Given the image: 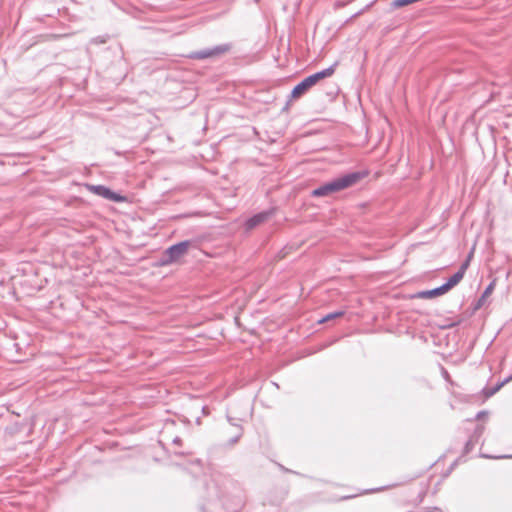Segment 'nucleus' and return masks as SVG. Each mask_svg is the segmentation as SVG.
I'll return each mask as SVG.
<instances>
[{"label":"nucleus","instance_id":"f257e3e1","mask_svg":"<svg viewBox=\"0 0 512 512\" xmlns=\"http://www.w3.org/2000/svg\"><path fill=\"white\" fill-rule=\"evenodd\" d=\"M363 178L360 172H352L340 177L334 178L329 182L323 183L311 192L313 197H326L333 193L340 192L346 188L352 187Z\"/></svg>","mask_w":512,"mask_h":512},{"label":"nucleus","instance_id":"f03ea898","mask_svg":"<svg viewBox=\"0 0 512 512\" xmlns=\"http://www.w3.org/2000/svg\"><path fill=\"white\" fill-rule=\"evenodd\" d=\"M337 66V62L331 65L330 67L316 72L312 75L307 76L304 78L300 83H298L293 90L291 91V97L292 98H299L302 96L309 88L314 86L318 81L330 77L334 74L335 68Z\"/></svg>","mask_w":512,"mask_h":512},{"label":"nucleus","instance_id":"7ed1b4c3","mask_svg":"<svg viewBox=\"0 0 512 512\" xmlns=\"http://www.w3.org/2000/svg\"><path fill=\"white\" fill-rule=\"evenodd\" d=\"M190 246L191 241L189 240H185L170 246L163 253V256L160 260L161 265L165 266L177 262L180 258L188 253Z\"/></svg>","mask_w":512,"mask_h":512},{"label":"nucleus","instance_id":"20e7f679","mask_svg":"<svg viewBox=\"0 0 512 512\" xmlns=\"http://www.w3.org/2000/svg\"><path fill=\"white\" fill-rule=\"evenodd\" d=\"M231 49V45L228 43L220 44L217 46H214L212 48H206L200 51L191 52L188 57L190 59H207V58H215L219 57L227 52H229Z\"/></svg>","mask_w":512,"mask_h":512},{"label":"nucleus","instance_id":"39448f33","mask_svg":"<svg viewBox=\"0 0 512 512\" xmlns=\"http://www.w3.org/2000/svg\"><path fill=\"white\" fill-rule=\"evenodd\" d=\"M473 252H470L467 256L466 260L461 264L458 271L454 273L446 283L442 284L446 292L455 287L464 277L466 270L470 265V260L472 258Z\"/></svg>","mask_w":512,"mask_h":512},{"label":"nucleus","instance_id":"423d86ee","mask_svg":"<svg viewBox=\"0 0 512 512\" xmlns=\"http://www.w3.org/2000/svg\"><path fill=\"white\" fill-rule=\"evenodd\" d=\"M90 190L108 200L119 201L121 199L119 195L103 185H92Z\"/></svg>","mask_w":512,"mask_h":512},{"label":"nucleus","instance_id":"0eeeda50","mask_svg":"<svg viewBox=\"0 0 512 512\" xmlns=\"http://www.w3.org/2000/svg\"><path fill=\"white\" fill-rule=\"evenodd\" d=\"M270 215V211L257 213L246 221L245 226L248 230L253 229L258 225L262 224L263 222H265L270 217Z\"/></svg>","mask_w":512,"mask_h":512},{"label":"nucleus","instance_id":"6e6552de","mask_svg":"<svg viewBox=\"0 0 512 512\" xmlns=\"http://www.w3.org/2000/svg\"><path fill=\"white\" fill-rule=\"evenodd\" d=\"M484 429L485 428H484L483 425H478L475 428L474 433L471 435V437L469 438V440L465 444V448H464L465 453H469L474 448V446L478 442L479 438L484 433Z\"/></svg>","mask_w":512,"mask_h":512},{"label":"nucleus","instance_id":"1a4fd4ad","mask_svg":"<svg viewBox=\"0 0 512 512\" xmlns=\"http://www.w3.org/2000/svg\"><path fill=\"white\" fill-rule=\"evenodd\" d=\"M445 293H446V290L441 285V286H439L437 288H434L432 290L420 291V292L417 293V297L418 298L427 299V298H432V297L440 296V295H443Z\"/></svg>","mask_w":512,"mask_h":512},{"label":"nucleus","instance_id":"9d476101","mask_svg":"<svg viewBox=\"0 0 512 512\" xmlns=\"http://www.w3.org/2000/svg\"><path fill=\"white\" fill-rule=\"evenodd\" d=\"M512 380V374L510 376H508L507 378H505L503 381H501L500 383H498L496 386L488 389V390H485V395L487 397H490L492 395H494L496 392H498L505 384H507L508 382H510Z\"/></svg>","mask_w":512,"mask_h":512},{"label":"nucleus","instance_id":"9b49d317","mask_svg":"<svg viewBox=\"0 0 512 512\" xmlns=\"http://www.w3.org/2000/svg\"><path fill=\"white\" fill-rule=\"evenodd\" d=\"M494 281L491 282L487 287L486 289L484 290V292L482 293L481 297L478 299V302H477V305H476V308H480L484 302H485V299L492 293L493 289H494Z\"/></svg>","mask_w":512,"mask_h":512},{"label":"nucleus","instance_id":"f8f14e48","mask_svg":"<svg viewBox=\"0 0 512 512\" xmlns=\"http://www.w3.org/2000/svg\"><path fill=\"white\" fill-rule=\"evenodd\" d=\"M344 314L343 311H337V312H333V313H330L328 315H326L325 317H323L321 320H319L320 323H323V322H326L330 319H334L336 317H340Z\"/></svg>","mask_w":512,"mask_h":512},{"label":"nucleus","instance_id":"ddd939ff","mask_svg":"<svg viewBox=\"0 0 512 512\" xmlns=\"http://www.w3.org/2000/svg\"><path fill=\"white\" fill-rule=\"evenodd\" d=\"M485 414H486V412H485V411H480V412H478V413H477V415H476V419H480V418H481L482 416H484Z\"/></svg>","mask_w":512,"mask_h":512},{"label":"nucleus","instance_id":"4468645a","mask_svg":"<svg viewBox=\"0 0 512 512\" xmlns=\"http://www.w3.org/2000/svg\"><path fill=\"white\" fill-rule=\"evenodd\" d=\"M173 443L176 444V445H180L181 444V439L179 437H175L173 439Z\"/></svg>","mask_w":512,"mask_h":512},{"label":"nucleus","instance_id":"2eb2a0df","mask_svg":"<svg viewBox=\"0 0 512 512\" xmlns=\"http://www.w3.org/2000/svg\"><path fill=\"white\" fill-rule=\"evenodd\" d=\"M239 437H240V435H239V436H237V437H235V438H233V439H232V443L237 442V441H238V439H239Z\"/></svg>","mask_w":512,"mask_h":512},{"label":"nucleus","instance_id":"dca6fc26","mask_svg":"<svg viewBox=\"0 0 512 512\" xmlns=\"http://www.w3.org/2000/svg\"><path fill=\"white\" fill-rule=\"evenodd\" d=\"M448 372L447 371H444V377L448 378Z\"/></svg>","mask_w":512,"mask_h":512},{"label":"nucleus","instance_id":"f3484780","mask_svg":"<svg viewBox=\"0 0 512 512\" xmlns=\"http://www.w3.org/2000/svg\"><path fill=\"white\" fill-rule=\"evenodd\" d=\"M499 458H512V455L511 456H500Z\"/></svg>","mask_w":512,"mask_h":512},{"label":"nucleus","instance_id":"a211bd4d","mask_svg":"<svg viewBox=\"0 0 512 512\" xmlns=\"http://www.w3.org/2000/svg\"><path fill=\"white\" fill-rule=\"evenodd\" d=\"M483 457H485V458H492V457H491V456H489V455H483Z\"/></svg>","mask_w":512,"mask_h":512}]
</instances>
